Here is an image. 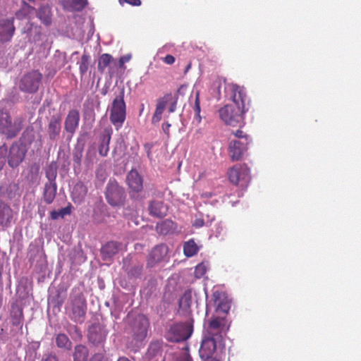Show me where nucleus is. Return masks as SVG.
<instances>
[{
    "mask_svg": "<svg viewBox=\"0 0 361 361\" xmlns=\"http://www.w3.org/2000/svg\"><path fill=\"white\" fill-rule=\"evenodd\" d=\"M126 323V347L136 353L145 345L150 325L149 319L143 314L130 312L127 315Z\"/></svg>",
    "mask_w": 361,
    "mask_h": 361,
    "instance_id": "obj_1",
    "label": "nucleus"
},
{
    "mask_svg": "<svg viewBox=\"0 0 361 361\" xmlns=\"http://www.w3.org/2000/svg\"><path fill=\"white\" fill-rule=\"evenodd\" d=\"M83 287L75 286L70 293L66 313L71 321L82 324L86 319L87 304L83 293Z\"/></svg>",
    "mask_w": 361,
    "mask_h": 361,
    "instance_id": "obj_2",
    "label": "nucleus"
},
{
    "mask_svg": "<svg viewBox=\"0 0 361 361\" xmlns=\"http://www.w3.org/2000/svg\"><path fill=\"white\" fill-rule=\"evenodd\" d=\"M28 149L17 141L8 147L6 143L0 146V171L6 164L12 169H17L25 159Z\"/></svg>",
    "mask_w": 361,
    "mask_h": 361,
    "instance_id": "obj_3",
    "label": "nucleus"
},
{
    "mask_svg": "<svg viewBox=\"0 0 361 361\" xmlns=\"http://www.w3.org/2000/svg\"><path fill=\"white\" fill-rule=\"evenodd\" d=\"M24 123L22 115L13 118L8 110L0 109V135L6 140L16 138L23 129Z\"/></svg>",
    "mask_w": 361,
    "mask_h": 361,
    "instance_id": "obj_4",
    "label": "nucleus"
},
{
    "mask_svg": "<svg viewBox=\"0 0 361 361\" xmlns=\"http://www.w3.org/2000/svg\"><path fill=\"white\" fill-rule=\"evenodd\" d=\"M106 202L113 208L124 207L128 201L126 188L114 178L109 180L104 189Z\"/></svg>",
    "mask_w": 361,
    "mask_h": 361,
    "instance_id": "obj_5",
    "label": "nucleus"
},
{
    "mask_svg": "<svg viewBox=\"0 0 361 361\" xmlns=\"http://www.w3.org/2000/svg\"><path fill=\"white\" fill-rule=\"evenodd\" d=\"M63 117L59 111L54 109L48 111L46 116L45 135L50 142H56L61 138L63 133Z\"/></svg>",
    "mask_w": 361,
    "mask_h": 361,
    "instance_id": "obj_6",
    "label": "nucleus"
},
{
    "mask_svg": "<svg viewBox=\"0 0 361 361\" xmlns=\"http://www.w3.org/2000/svg\"><path fill=\"white\" fill-rule=\"evenodd\" d=\"M192 318L184 322L172 324L165 333V338L169 342L180 343L190 338L193 332Z\"/></svg>",
    "mask_w": 361,
    "mask_h": 361,
    "instance_id": "obj_7",
    "label": "nucleus"
},
{
    "mask_svg": "<svg viewBox=\"0 0 361 361\" xmlns=\"http://www.w3.org/2000/svg\"><path fill=\"white\" fill-rule=\"evenodd\" d=\"M248 109H243L237 103L225 105L219 110L221 119L226 124L231 126H241L244 124V114Z\"/></svg>",
    "mask_w": 361,
    "mask_h": 361,
    "instance_id": "obj_8",
    "label": "nucleus"
},
{
    "mask_svg": "<svg viewBox=\"0 0 361 361\" xmlns=\"http://www.w3.org/2000/svg\"><path fill=\"white\" fill-rule=\"evenodd\" d=\"M124 87L118 88V92H115V98L110 109L109 119L116 127H121L126 120V105L124 101Z\"/></svg>",
    "mask_w": 361,
    "mask_h": 361,
    "instance_id": "obj_9",
    "label": "nucleus"
},
{
    "mask_svg": "<svg viewBox=\"0 0 361 361\" xmlns=\"http://www.w3.org/2000/svg\"><path fill=\"white\" fill-rule=\"evenodd\" d=\"M42 78L43 75L39 70H31L20 77L18 87L22 92L35 94L42 85Z\"/></svg>",
    "mask_w": 361,
    "mask_h": 361,
    "instance_id": "obj_10",
    "label": "nucleus"
},
{
    "mask_svg": "<svg viewBox=\"0 0 361 361\" xmlns=\"http://www.w3.org/2000/svg\"><path fill=\"white\" fill-rule=\"evenodd\" d=\"M126 182L131 199L140 201L146 197L143 192L144 178L135 169H132L127 173Z\"/></svg>",
    "mask_w": 361,
    "mask_h": 361,
    "instance_id": "obj_11",
    "label": "nucleus"
},
{
    "mask_svg": "<svg viewBox=\"0 0 361 361\" xmlns=\"http://www.w3.org/2000/svg\"><path fill=\"white\" fill-rule=\"evenodd\" d=\"M109 331L106 326L99 322L90 324L87 330V339L88 343L95 348L104 350V345Z\"/></svg>",
    "mask_w": 361,
    "mask_h": 361,
    "instance_id": "obj_12",
    "label": "nucleus"
},
{
    "mask_svg": "<svg viewBox=\"0 0 361 361\" xmlns=\"http://www.w3.org/2000/svg\"><path fill=\"white\" fill-rule=\"evenodd\" d=\"M122 270L129 279H140L143 273L144 264L137 257L129 254L123 259Z\"/></svg>",
    "mask_w": 361,
    "mask_h": 361,
    "instance_id": "obj_13",
    "label": "nucleus"
},
{
    "mask_svg": "<svg viewBox=\"0 0 361 361\" xmlns=\"http://www.w3.org/2000/svg\"><path fill=\"white\" fill-rule=\"evenodd\" d=\"M230 327V323L226 318V316L214 315L208 320L207 326H205V331L204 334L209 336H214L216 335H226Z\"/></svg>",
    "mask_w": 361,
    "mask_h": 361,
    "instance_id": "obj_14",
    "label": "nucleus"
},
{
    "mask_svg": "<svg viewBox=\"0 0 361 361\" xmlns=\"http://www.w3.org/2000/svg\"><path fill=\"white\" fill-rule=\"evenodd\" d=\"M228 179L242 188H246L250 180V169L245 164H236L228 171Z\"/></svg>",
    "mask_w": 361,
    "mask_h": 361,
    "instance_id": "obj_15",
    "label": "nucleus"
},
{
    "mask_svg": "<svg viewBox=\"0 0 361 361\" xmlns=\"http://www.w3.org/2000/svg\"><path fill=\"white\" fill-rule=\"evenodd\" d=\"M213 305L215 307L216 315L225 316L228 314L231 308V302L225 292L215 290L212 293V300L207 303V314H208L210 306Z\"/></svg>",
    "mask_w": 361,
    "mask_h": 361,
    "instance_id": "obj_16",
    "label": "nucleus"
},
{
    "mask_svg": "<svg viewBox=\"0 0 361 361\" xmlns=\"http://www.w3.org/2000/svg\"><path fill=\"white\" fill-rule=\"evenodd\" d=\"M223 345V336L216 335L214 336H209L204 334L199 350L200 356L202 359L212 357L214 353L218 346Z\"/></svg>",
    "mask_w": 361,
    "mask_h": 361,
    "instance_id": "obj_17",
    "label": "nucleus"
},
{
    "mask_svg": "<svg viewBox=\"0 0 361 361\" xmlns=\"http://www.w3.org/2000/svg\"><path fill=\"white\" fill-rule=\"evenodd\" d=\"M49 292L48 310L51 307L54 312H59L67 297V287L61 284L54 290H49Z\"/></svg>",
    "mask_w": 361,
    "mask_h": 361,
    "instance_id": "obj_18",
    "label": "nucleus"
},
{
    "mask_svg": "<svg viewBox=\"0 0 361 361\" xmlns=\"http://www.w3.org/2000/svg\"><path fill=\"white\" fill-rule=\"evenodd\" d=\"M80 113L77 109H71L64 121V130L66 132V140L70 142L79 126Z\"/></svg>",
    "mask_w": 361,
    "mask_h": 361,
    "instance_id": "obj_19",
    "label": "nucleus"
},
{
    "mask_svg": "<svg viewBox=\"0 0 361 361\" xmlns=\"http://www.w3.org/2000/svg\"><path fill=\"white\" fill-rule=\"evenodd\" d=\"M169 247L166 244L161 243L156 245L149 253L147 258V269H152L159 263L164 261L167 257Z\"/></svg>",
    "mask_w": 361,
    "mask_h": 361,
    "instance_id": "obj_20",
    "label": "nucleus"
},
{
    "mask_svg": "<svg viewBox=\"0 0 361 361\" xmlns=\"http://www.w3.org/2000/svg\"><path fill=\"white\" fill-rule=\"evenodd\" d=\"M10 317L13 326L23 327L24 315L23 302L19 299H13L11 302Z\"/></svg>",
    "mask_w": 361,
    "mask_h": 361,
    "instance_id": "obj_21",
    "label": "nucleus"
},
{
    "mask_svg": "<svg viewBox=\"0 0 361 361\" xmlns=\"http://www.w3.org/2000/svg\"><path fill=\"white\" fill-rule=\"evenodd\" d=\"M13 21V18L0 20V42L5 43L11 40L16 30Z\"/></svg>",
    "mask_w": 361,
    "mask_h": 361,
    "instance_id": "obj_22",
    "label": "nucleus"
},
{
    "mask_svg": "<svg viewBox=\"0 0 361 361\" xmlns=\"http://www.w3.org/2000/svg\"><path fill=\"white\" fill-rule=\"evenodd\" d=\"M15 215L16 212L10 205L0 199V226L3 228L10 227L12 223L14 222Z\"/></svg>",
    "mask_w": 361,
    "mask_h": 361,
    "instance_id": "obj_23",
    "label": "nucleus"
},
{
    "mask_svg": "<svg viewBox=\"0 0 361 361\" xmlns=\"http://www.w3.org/2000/svg\"><path fill=\"white\" fill-rule=\"evenodd\" d=\"M122 243L118 241H109L102 245L100 255L104 261H111L113 257L122 249Z\"/></svg>",
    "mask_w": 361,
    "mask_h": 361,
    "instance_id": "obj_24",
    "label": "nucleus"
},
{
    "mask_svg": "<svg viewBox=\"0 0 361 361\" xmlns=\"http://www.w3.org/2000/svg\"><path fill=\"white\" fill-rule=\"evenodd\" d=\"M248 142L231 140L228 146L230 157L233 161L240 160L247 151Z\"/></svg>",
    "mask_w": 361,
    "mask_h": 361,
    "instance_id": "obj_25",
    "label": "nucleus"
},
{
    "mask_svg": "<svg viewBox=\"0 0 361 361\" xmlns=\"http://www.w3.org/2000/svg\"><path fill=\"white\" fill-rule=\"evenodd\" d=\"M192 301V290H186L178 300V307L180 314L188 319L192 318L191 305Z\"/></svg>",
    "mask_w": 361,
    "mask_h": 361,
    "instance_id": "obj_26",
    "label": "nucleus"
},
{
    "mask_svg": "<svg viewBox=\"0 0 361 361\" xmlns=\"http://www.w3.org/2000/svg\"><path fill=\"white\" fill-rule=\"evenodd\" d=\"M165 357L162 348V343L159 341H152L147 350L142 357V361H152L158 360L159 357Z\"/></svg>",
    "mask_w": 361,
    "mask_h": 361,
    "instance_id": "obj_27",
    "label": "nucleus"
},
{
    "mask_svg": "<svg viewBox=\"0 0 361 361\" xmlns=\"http://www.w3.org/2000/svg\"><path fill=\"white\" fill-rule=\"evenodd\" d=\"M168 209V206L159 200H151L148 204L149 215L159 219H162L167 215Z\"/></svg>",
    "mask_w": 361,
    "mask_h": 361,
    "instance_id": "obj_28",
    "label": "nucleus"
},
{
    "mask_svg": "<svg viewBox=\"0 0 361 361\" xmlns=\"http://www.w3.org/2000/svg\"><path fill=\"white\" fill-rule=\"evenodd\" d=\"M35 139L36 132L35 128L32 124H30L24 129L19 140L17 142L29 149L31 145L35 141Z\"/></svg>",
    "mask_w": 361,
    "mask_h": 361,
    "instance_id": "obj_29",
    "label": "nucleus"
},
{
    "mask_svg": "<svg viewBox=\"0 0 361 361\" xmlns=\"http://www.w3.org/2000/svg\"><path fill=\"white\" fill-rule=\"evenodd\" d=\"M112 130L105 128L99 136V154L102 157H106L109 150V143L111 137Z\"/></svg>",
    "mask_w": 361,
    "mask_h": 361,
    "instance_id": "obj_30",
    "label": "nucleus"
},
{
    "mask_svg": "<svg viewBox=\"0 0 361 361\" xmlns=\"http://www.w3.org/2000/svg\"><path fill=\"white\" fill-rule=\"evenodd\" d=\"M37 13V17L40 20L42 24L45 26H50L52 23V13L51 7L48 4H43L35 11Z\"/></svg>",
    "mask_w": 361,
    "mask_h": 361,
    "instance_id": "obj_31",
    "label": "nucleus"
},
{
    "mask_svg": "<svg viewBox=\"0 0 361 361\" xmlns=\"http://www.w3.org/2000/svg\"><path fill=\"white\" fill-rule=\"evenodd\" d=\"M89 355V349L85 345L76 344L72 352L73 361H88Z\"/></svg>",
    "mask_w": 361,
    "mask_h": 361,
    "instance_id": "obj_32",
    "label": "nucleus"
},
{
    "mask_svg": "<svg viewBox=\"0 0 361 361\" xmlns=\"http://www.w3.org/2000/svg\"><path fill=\"white\" fill-rule=\"evenodd\" d=\"M56 191H57V184L56 183H45L44 189H43V193H42V198L43 200L46 202L47 204H51L56 195Z\"/></svg>",
    "mask_w": 361,
    "mask_h": 361,
    "instance_id": "obj_33",
    "label": "nucleus"
},
{
    "mask_svg": "<svg viewBox=\"0 0 361 361\" xmlns=\"http://www.w3.org/2000/svg\"><path fill=\"white\" fill-rule=\"evenodd\" d=\"M232 92H233V103H237L240 106H243V109H247L245 102L247 99V97L245 88L238 85H234Z\"/></svg>",
    "mask_w": 361,
    "mask_h": 361,
    "instance_id": "obj_34",
    "label": "nucleus"
},
{
    "mask_svg": "<svg viewBox=\"0 0 361 361\" xmlns=\"http://www.w3.org/2000/svg\"><path fill=\"white\" fill-rule=\"evenodd\" d=\"M19 185L18 183L12 182L6 186H0V197H5L8 200L14 199L19 195Z\"/></svg>",
    "mask_w": 361,
    "mask_h": 361,
    "instance_id": "obj_35",
    "label": "nucleus"
},
{
    "mask_svg": "<svg viewBox=\"0 0 361 361\" xmlns=\"http://www.w3.org/2000/svg\"><path fill=\"white\" fill-rule=\"evenodd\" d=\"M68 257L73 265L80 264L86 260V257L80 246L73 247L70 250Z\"/></svg>",
    "mask_w": 361,
    "mask_h": 361,
    "instance_id": "obj_36",
    "label": "nucleus"
},
{
    "mask_svg": "<svg viewBox=\"0 0 361 361\" xmlns=\"http://www.w3.org/2000/svg\"><path fill=\"white\" fill-rule=\"evenodd\" d=\"M56 345L64 351H71L73 348V343L68 336L64 333H59L55 335Z\"/></svg>",
    "mask_w": 361,
    "mask_h": 361,
    "instance_id": "obj_37",
    "label": "nucleus"
},
{
    "mask_svg": "<svg viewBox=\"0 0 361 361\" xmlns=\"http://www.w3.org/2000/svg\"><path fill=\"white\" fill-rule=\"evenodd\" d=\"M156 229L159 234L166 235L173 232L175 230V223L170 219H166L157 224Z\"/></svg>",
    "mask_w": 361,
    "mask_h": 361,
    "instance_id": "obj_38",
    "label": "nucleus"
},
{
    "mask_svg": "<svg viewBox=\"0 0 361 361\" xmlns=\"http://www.w3.org/2000/svg\"><path fill=\"white\" fill-rule=\"evenodd\" d=\"M58 164L55 161H51L45 168L44 173L47 179V183H56Z\"/></svg>",
    "mask_w": 361,
    "mask_h": 361,
    "instance_id": "obj_39",
    "label": "nucleus"
},
{
    "mask_svg": "<svg viewBox=\"0 0 361 361\" xmlns=\"http://www.w3.org/2000/svg\"><path fill=\"white\" fill-rule=\"evenodd\" d=\"M36 11V8L30 6L25 1H23V5L15 13V16L18 20H23L27 18L32 11Z\"/></svg>",
    "mask_w": 361,
    "mask_h": 361,
    "instance_id": "obj_40",
    "label": "nucleus"
},
{
    "mask_svg": "<svg viewBox=\"0 0 361 361\" xmlns=\"http://www.w3.org/2000/svg\"><path fill=\"white\" fill-rule=\"evenodd\" d=\"M199 247L193 239H190L183 244V252L184 255L190 257L195 255L199 251Z\"/></svg>",
    "mask_w": 361,
    "mask_h": 361,
    "instance_id": "obj_41",
    "label": "nucleus"
},
{
    "mask_svg": "<svg viewBox=\"0 0 361 361\" xmlns=\"http://www.w3.org/2000/svg\"><path fill=\"white\" fill-rule=\"evenodd\" d=\"M29 290L27 286V279H20L16 288V298L23 302V300L28 296Z\"/></svg>",
    "mask_w": 361,
    "mask_h": 361,
    "instance_id": "obj_42",
    "label": "nucleus"
},
{
    "mask_svg": "<svg viewBox=\"0 0 361 361\" xmlns=\"http://www.w3.org/2000/svg\"><path fill=\"white\" fill-rule=\"evenodd\" d=\"M87 4V0H66V6L71 11H81Z\"/></svg>",
    "mask_w": 361,
    "mask_h": 361,
    "instance_id": "obj_43",
    "label": "nucleus"
},
{
    "mask_svg": "<svg viewBox=\"0 0 361 361\" xmlns=\"http://www.w3.org/2000/svg\"><path fill=\"white\" fill-rule=\"evenodd\" d=\"M66 330L73 341H80L82 338V331L77 325L69 324Z\"/></svg>",
    "mask_w": 361,
    "mask_h": 361,
    "instance_id": "obj_44",
    "label": "nucleus"
},
{
    "mask_svg": "<svg viewBox=\"0 0 361 361\" xmlns=\"http://www.w3.org/2000/svg\"><path fill=\"white\" fill-rule=\"evenodd\" d=\"M84 149L74 147L73 150V161L74 171L80 170L82 163V158L83 156Z\"/></svg>",
    "mask_w": 361,
    "mask_h": 361,
    "instance_id": "obj_45",
    "label": "nucleus"
},
{
    "mask_svg": "<svg viewBox=\"0 0 361 361\" xmlns=\"http://www.w3.org/2000/svg\"><path fill=\"white\" fill-rule=\"evenodd\" d=\"M72 207L73 206L69 203L68 205L64 208L59 210H53L50 213V217L52 220H57L59 218L63 219L66 215L71 214Z\"/></svg>",
    "mask_w": 361,
    "mask_h": 361,
    "instance_id": "obj_46",
    "label": "nucleus"
},
{
    "mask_svg": "<svg viewBox=\"0 0 361 361\" xmlns=\"http://www.w3.org/2000/svg\"><path fill=\"white\" fill-rule=\"evenodd\" d=\"M90 63V56L84 53L81 57L80 61L79 62V69L81 75H84L87 72Z\"/></svg>",
    "mask_w": 361,
    "mask_h": 361,
    "instance_id": "obj_47",
    "label": "nucleus"
},
{
    "mask_svg": "<svg viewBox=\"0 0 361 361\" xmlns=\"http://www.w3.org/2000/svg\"><path fill=\"white\" fill-rule=\"evenodd\" d=\"M113 60L111 55L109 54H102L99 59L98 69L99 71L103 72L106 67H107L111 61Z\"/></svg>",
    "mask_w": 361,
    "mask_h": 361,
    "instance_id": "obj_48",
    "label": "nucleus"
},
{
    "mask_svg": "<svg viewBox=\"0 0 361 361\" xmlns=\"http://www.w3.org/2000/svg\"><path fill=\"white\" fill-rule=\"evenodd\" d=\"M87 191V187L82 182L77 183L73 188V193L79 198H84Z\"/></svg>",
    "mask_w": 361,
    "mask_h": 361,
    "instance_id": "obj_49",
    "label": "nucleus"
},
{
    "mask_svg": "<svg viewBox=\"0 0 361 361\" xmlns=\"http://www.w3.org/2000/svg\"><path fill=\"white\" fill-rule=\"evenodd\" d=\"M89 133L87 132H80L78 138L77 142L74 147L85 149V146L88 139Z\"/></svg>",
    "mask_w": 361,
    "mask_h": 361,
    "instance_id": "obj_50",
    "label": "nucleus"
},
{
    "mask_svg": "<svg viewBox=\"0 0 361 361\" xmlns=\"http://www.w3.org/2000/svg\"><path fill=\"white\" fill-rule=\"evenodd\" d=\"M174 300H175V295L172 292H171V291L165 292L163 295L162 300H161V302L164 306V308L168 307V306L170 304H171L174 301Z\"/></svg>",
    "mask_w": 361,
    "mask_h": 361,
    "instance_id": "obj_51",
    "label": "nucleus"
},
{
    "mask_svg": "<svg viewBox=\"0 0 361 361\" xmlns=\"http://www.w3.org/2000/svg\"><path fill=\"white\" fill-rule=\"evenodd\" d=\"M173 97L171 93L166 94L162 99H160L158 101L156 107L164 111L167 102L173 100Z\"/></svg>",
    "mask_w": 361,
    "mask_h": 361,
    "instance_id": "obj_52",
    "label": "nucleus"
},
{
    "mask_svg": "<svg viewBox=\"0 0 361 361\" xmlns=\"http://www.w3.org/2000/svg\"><path fill=\"white\" fill-rule=\"evenodd\" d=\"M41 35L42 27L40 25H35V27L33 28L32 33L29 37V40H32L34 42L39 41L41 39Z\"/></svg>",
    "mask_w": 361,
    "mask_h": 361,
    "instance_id": "obj_53",
    "label": "nucleus"
},
{
    "mask_svg": "<svg viewBox=\"0 0 361 361\" xmlns=\"http://www.w3.org/2000/svg\"><path fill=\"white\" fill-rule=\"evenodd\" d=\"M207 271L206 266L203 262L199 264L195 267V274L197 278L202 277Z\"/></svg>",
    "mask_w": 361,
    "mask_h": 361,
    "instance_id": "obj_54",
    "label": "nucleus"
},
{
    "mask_svg": "<svg viewBox=\"0 0 361 361\" xmlns=\"http://www.w3.org/2000/svg\"><path fill=\"white\" fill-rule=\"evenodd\" d=\"M35 24L31 22H27L25 26L23 27V33L27 35V37L29 38L32 33L33 28L35 27Z\"/></svg>",
    "mask_w": 361,
    "mask_h": 361,
    "instance_id": "obj_55",
    "label": "nucleus"
},
{
    "mask_svg": "<svg viewBox=\"0 0 361 361\" xmlns=\"http://www.w3.org/2000/svg\"><path fill=\"white\" fill-rule=\"evenodd\" d=\"M234 135L235 137L241 139L240 141L248 142V144L251 141V139L250 138L249 135L244 133L241 130H237Z\"/></svg>",
    "mask_w": 361,
    "mask_h": 361,
    "instance_id": "obj_56",
    "label": "nucleus"
},
{
    "mask_svg": "<svg viewBox=\"0 0 361 361\" xmlns=\"http://www.w3.org/2000/svg\"><path fill=\"white\" fill-rule=\"evenodd\" d=\"M194 111L197 114H200V92H197L195 94V105L193 106Z\"/></svg>",
    "mask_w": 361,
    "mask_h": 361,
    "instance_id": "obj_57",
    "label": "nucleus"
},
{
    "mask_svg": "<svg viewBox=\"0 0 361 361\" xmlns=\"http://www.w3.org/2000/svg\"><path fill=\"white\" fill-rule=\"evenodd\" d=\"M89 361H104V357L102 353H97L94 354Z\"/></svg>",
    "mask_w": 361,
    "mask_h": 361,
    "instance_id": "obj_58",
    "label": "nucleus"
},
{
    "mask_svg": "<svg viewBox=\"0 0 361 361\" xmlns=\"http://www.w3.org/2000/svg\"><path fill=\"white\" fill-rule=\"evenodd\" d=\"M130 59H131V55H130V54H127V55H124V56H121L119 59V66L122 67L124 65V63L129 61Z\"/></svg>",
    "mask_w": 361,
    "mask_h": 361,
    "instance_id": "obj_59",
    "label": "nucleus"
},
{
    "mask_svg": "<svg viewBox=\"0 0 361 361\" xmlns=\"http://www.w3.org/2000/svg\"><path fill=\"white\" fill-rule=\"evenodd\" d=\"M8 339L7 334L4 332V329H0V343H5Z\"/></svg>",
    "mask_w": 361,
    "mask_h": 361,
    "instance_id": "obj_60",
    "label": "nucleus"
},
{
    "mask_svg": "<svg viewBox=\"0 0 361 361\" xmlns=\"http://www.w3.org/2000/svg\"><path fill=\"white\" fill-rule=\"evenodd\" d=\"M164 61L167 63V64H173L175 61V58L174 56H173L172 55H170V54H168L166 55L164 59Z\"/></svg>",
    "mask_w": 361,
    "mask_h": 361,
    "instance_id": "obj_61",
    "label": "nucleus"
},
{
    "mask_svg": "<svg viewBox=\"0 0 361 361\" xmlns=\"http://www.w3.org/2000/svg\"><path fill=\"white\" fill-rule=\"evenodd\" d=\"M153 147V144L147 142L144 145V148L147 152V157L149 158L151 154V149Z\"/></svg>",
    "mask_w": 361,
    "mask_h": 361,
    "instance_id": "obj_62",
    "label": "nucleus"
},
{
    "mask_svg": "<svg viewBox=\"0 0 361 361\" xmlns=\"http://www.w3.org/2000/svg\"><path fill=\"white\" fill-rule=\"evenodd\" d=\"M43 361H59L56 355L49 354L46 358L42 359Z\"/></svg>",
    "mask_w": 361,
    "mask_h": 361,
    "instance_id": "obj_63",
    "label": "nucleus"
},
{
    "mask_svg": "<svg viewBox=\"0 0 361 361\" xmlns=\"http://www.w3.org/2000/svg\"><path fill=\"white\" fill-rule=\"evenodd\" d=\"M179 361H192L191 356L188 353H185Z\"/></svg>",
    "mask_w": 361,
    "mask_h": 361,
    "instance_id": "obj_64",
    "label": "nucleus"
}]
</instances>
